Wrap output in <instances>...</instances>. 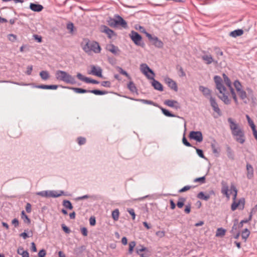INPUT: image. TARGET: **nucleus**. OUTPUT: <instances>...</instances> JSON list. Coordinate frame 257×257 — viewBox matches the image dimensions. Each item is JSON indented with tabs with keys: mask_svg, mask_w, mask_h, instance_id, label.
<instances>
[{
	"mask_svg": "<svg viewBox=\"0 0 257 257\" xmlns=\"http://www.w3.org/2000/svg\"><path fill=\"white\" fill-rule=\"evenodd\" d=\"M227 120L230 124V128L235 141L241 144H243L245 140L243 131L231 118H228Z\"/></svg>",
	"mask_w": 257,
	"mask_h": 257,
	"instance_id": "obj_1",
	"label": "nucleus"
},
{
	"mask_svg": "<svg viewBox=\"0 0 257 257\" xmlns=\"http://www.w3.org/2000/svg\"><path fill=\"white\" fill-rule=\"evenodd\" d=\"M81 46L83 51L88 54H90L92 52L98 53L101 51V48L97 42L91 41L88 39H84Z\"/></svg>",
	"mask_w": 257,
	"mask_h": 257,
	"instance_id": "obj_2",
	"label": "nucleus"
},
{
	"mask_svg": "<svg viewBox=\"0 0 257 257\" xmlns=\"http://www.w3.org/2000/svg\"><path fill=\"white\" fill-rule=\"evenodd\" d=\"M55 76L57 80L66 83L74 84L76 83L75 78L64 71L57 70Z\"/></svg>",
	"mask_w": 257,
	"mask_h": 257,
	"instance_id": "obj_3",
	"label": "nucleus"
},
{
	"mask_svg": "<svg viewBox=\"0 0 257 257\" xmlns=\"http://www.w3.org/2000/svg\"><path fill=\"white\" fill-rule=\"evenodd\" d=\"M116 19L112 18L111 17L108 18L107 22L108 25L111 27H117L120 26L122 28L126 29L127 28V24L126 22L119 15H115Z\"/></svg>",
	"mask_w": 257,
	"mask_h": 257,
	"instance_id": "obj_4",
	"label": "nucleus"
},
{
	"mask_svg": "<svg viewBox=\"0 0 257 257\" xmlns=\"http://www.w3.org/2000/svg\"><path fill=\"white\" fill-rule=\"evenodd\" d=\"M140 70L149 79H153L155 77V74L153 71L145 63L141 64Z\"/></svg>",
	"mask_w": 257,
	"mask_h": 257,
	"instance_id": "obj_5",
	"label": "nucleus"
},
{
	"mask_svg": "<svg viewBox=\"0 0 257 257\" xmlns=\"http://www.w3.org/2000/svg\"><path fill=\"white\" fill-rule=\"evenodd\" d=\"M147 37L156 47L158 48H162L163 47L164 44L163 42L159 39L158 37L156 36L153 37L149 33L147 34Z\"/></svg>",
	"mask_w": 257,
	"mask_h": 257,
	"instance_id": "obj_6",
	"label": "nucleus"
},
{
	"mask_svg": "<svg viewBox=\"0 0 257 257\" xmlns=\"http://www.w3.org/2000/svg\"><path fill=\"white\" fill-rule=\"evenodd\" d=\"M214 80L216 84V88L219 90L220 93L223 92V91H226V89L222 84V80L219 76H215Z\"/></svg>",
	"mask_w": 257,
	"mask_h": 257,
	"instance_id": "obj_7",
	"label": "nucleus"
},
{
	"mask_svg": "<svg viewBox=\"0 0 257 257\" xmlns=\"http://www.w3.org/2000/svg\"><path fill=\"white\" fill-rule=\"evenodd\" d=\"M130 37L134 43L138 45L141 46L142 38L141 36L137 32L132 31L130 34Z\"/></svg>",
	"mask_w": 257,
	"mask_h": 257,
	"instance_id": "obj_8",
	"label": "nucleus"
},
{
	"mask_svg": "<svg viewBox=\"0 0 257 257\" xmlns=\"http://www.w3.org/2000/svg\"><path fill=\"white\" fill-rule=\"evenodd\" d=\"M189 137L191 139L194 140L199 143L203 141L202 134L200 131L191 132L189 134Z\"/></svg>",
	"mask_w": 257,
	"mask_h": 257,
	"instance_id": "obj_9",
	"label": "nucleus"
},
{
	"mask_svg": "<svg viewBox=\"0 0 257 257\" xmlns=\"http://www.w3.org/2000/svg\"><path fill=\"white\" fill-rule=\"evenodd\" d=\"M201 58L207 65H209L213 62L215 64L218 63V61L214 60L212 56L210 54L205 53L202 56Z\"/></svg>",
	"mask_w": 257,
	"mask_h": 257,
	"instance_id": "obj_10",
	"label": "nucleus"
},
{
	"mask_svg": "<svg viewBox=\"0 0 257 257\" xmlns=\"http://www.w3.org/2000/svg\"><path fill=\"white\" fill-rule=\"evenodd\" d=\"M91 70L88 73L89 74H92L99 77H102V69L99 66H95L94 65L91 66Z\"/></svg>",
	"mask_w": 257,
	"mask_h": 257,
	"instance_id": "obj_11",
	"label": "nucleus"
},
{
	"mask_svg": "<svg viewBox=\"0 0 257 257\" xmlns=\"http://www.w3.org/2000/svg\"><path fill=\"white\" fill-rule=\"evenodd\" d=\"M100 31L102 33H105L108 38L111 39L113 36H115V34L113 31L110 29L108 27L105 25H102L100 27Z\"/></svg>",
	"mask_w": 257,
	"mask_h": 257,
	"instance_id": "obj_12",
	"label": "nucleus"
},
{
	"mask_svg": "<svg viewBox=\"0 0 257 257\" xmlns=\"http://www.w3.org/2000/svg\"><path fill=\"white\" fill-rule=\"evenodd\" d=\"M164 104L169 107L174 108L176 109H178L180 108V106L178 102L176 100L167 99L164 101Z\"/></svg>",
	"mask_w": 257,
	"mask_h": 257,
	"instance_id": "obj_13",
	"label": "nucleus"
},
{
	"mask_svg": "<svg viewBox=\"0 0 257 257\" xmlns=\"http://www.w3.org/2000/svg\"><path fill=\"white\" fill-rule=\"evenodd\" d=\"M106 49L107 51L110 52L115 55H118L120 52V50L118 47L115 46L112 44L107 45L106 46Z\"/></svg>",
	"mask_w": 257,
	"mask_h": 257,
	"instance_id": "obj_14",
	"label": "nucleus"
},
{
	"mask_svg": "<svg viewBox=\"0 0 257 257\" xmlns=\"http://www.w3.org/2000/svg\"><path fill=\"white\" fill-rule=\"evenodd\" d=\"M165 81L166 83H167L168 86L174 90L175 91H178V87L176 83L171 78L169 77H167L165 78Z\"/></svg>",
	"mask_w": 257,
	"mask_h": 257,
	"instance_id": "obj_15",
	"label": "nucleus"
},
{
	"mask_svg": "<svg viewBox=\"0 0 257 257\" xmlns=\"http://www.w3.org/2000/svg\"><path fill=\"white\" fill-rule=\"evenodd\" d=\"M151 79L152 80V85L155 89L161 91L163 90V87L161 83H160L158 81L155 80L154 79V77H153V79Z\"/></svg>",
	"mask_w": 257,
	"mask_h": 257,
	"instance_id": "obj_16",
	"label": "nucleus"
},
{
	"mask_svg": "<svg viewBox=\"0 0 257 257\" xmlns=\"http://www.w3.org/2000/svg\"><path fill=\"white\" fill-rule=\"evenodd\" d=\"M246 170H247V174H246L247 178L248 179H252L253 177V173H254V171H253L252 166L249 164H246Z\"/></svg>",
	"mask_w": 257,
	"mask_h": 257,
	"instance_id": "obj_17",
	"label": "nucleus"
},
{
	"mask_svg": "<svg viewBox=\"0 0 257 257\" xmlns=\"http://www.w3.org/2000/svg\"><path fill=\"white\" fill-rule=\"evenodd\" d=\"M221 193L225 195L226 197L229 198V194L228 193V187L227 186V183L225 182L222 181L221 182Z\"/></svg>",
	"mask_w": 257,
	"mask_h": 257,
	"instance_id": "obj_18",
	"label": "nucleus"
},
{
	"mask_svg": "<svg viewBox=\"0 0 257 257\" xmlns=\"http://www.w3.org/2000/svg\"><path fill=\"white\" fill-rule=\"evenodd\" d=\"M226 91H223V92L220 93L222 95L219 96V98L222 100L224 103L226 104H229L230 103V100L228 98L227 93L226 92Z\"/></svg>",
	"mask_w": 257,
	"mask_h": 257,
	"instance_id": "obj_19",
	"label": "nucleus"
},
{
	"mask_svg": "<svg viewBox=\"0 0 257 257\" xmlns=\"http://www.w3.org/2000/svg\"><path fill=\"white\" fill-rule=\"evenodd\" d=\"M30 8L31 10L34 12H39L43 10V7L39 4L31 3L30 5Z\"/></svg>",
	"mask_w": 257,
	"mask_h": 257,
	"instance_id": "obj_20",
	"label": "nucleus"
},
{
	"mask_svg": "<svg viewBox=\"0 0 257 257\" xmlns=\"http://www.w3.org/2000/svg\"><path fill=\"white\" fill-rule=\"evenodd\" d=\"M131 99L133 100L141 102L146 104H150V105L155 106L156 107H159V105L157 103L154 102V101H153L152 100H146V99H134V98H131Z\"/></svg>",
	"mask_w": 257,
	"mask_h": 257,
	"instance_id": "obj_21",
	"label": "nucleus"
},
{
	"mask_svg": "<svg viewBox=\"0 0 257 257\" xmlns=\"http://www.w3.org/2000/svg\"><path fill=\"white\" fill-rule=\"evenodd\" d=\"M58 85H39L36 86V88L44 89H56L58 88Z\"/></svg>",
	"mask_w": 257,
	"mask_h": 257,
	"instance_id": "obj_22",
	"label": "nucleus"
},
{
	"mask_svg": "<svg viewBox=\"0 0 257 257\" xmlns=\"http://www.w3.org/2000/svg\"><path fill=\"white\" fill-rule=\"evenodd\" d=\"M64 195L63 191H60L59 192L56 191H49V197L56 198Z\"/></svg>",
	"mask_w": 257,
	"mask_h": 257,
	"instance_id": "obj_23",
	"label": "nucleus"
},
{
	"mask_svg": "<svg viewBox=\"0 0 257 257\" xmlns=\"http://www.w3.org/2000/svg\"><path fill=\"white\" fill-rule=\"evenodd\" d=\"M226 149L227 156L228 158L231 160H233L234 159V155L233 151L228 145H226Z\"/></svg>",
	"mask_w": 257,
	"mask_h": 257,
	"instance_id": "obj_24",
	"label": "nucleus"
},
{
	"mask_svg": "<svg viewBox=\"0 0 257 257\" xmlns=\"http://www.w3.org/2000/svg\"><path fill=\"white\" fill-rule=\"evenodd\" d=\"M199 90L203 93V95L205 97H207L210 95L211 91L210 89L207 87L203 86H200L199 87Z\"/></svg>",
	"mask_w": 257,
	"mask_h": 257,
	"instance_id": "obj_25",
	"label": "nucleus"
},
{
	"mask_svg": "<svg viewBox=\"0 0 257 257\" xmlns=\"http://www.w3.org/2000/svg\"><path fill=\"white\" fill-rule=\"evenodd\" d=\"M65 88H67L73 90L75 92L77 93H89V90H86L84 89H82L81 88H76V87H65Z\"/></svg>",
	"mask_w": 257,
	"mask_h": 257,
	"instance_id": "obj_26",
	"label": "nucleus"
},
{
	"mask_svg": "<svg viewBox=\"0 0 257 257\" xmlns=\"http://www.w3.org/2000/svg\"><path fill=\"white\" fill-rule=\"evenodd\" d=\"M243 33V31L241 29H238L234 30L233 31H232L230 32L229 35L232 37L235 38L237 36H240L242 35Z\"/></svg>",
	"mask_w": 257,
	"mask_h": 257,
	"instance_id": "obj_27",
	"label": "nucleus"
},
{
	"mask_svg": "<svg viewBox=\"0 0 257 257\" xmlns=\"http://www.w3.org/2000/svg\"><path fill=\"white\" fill-rule=\"evenodd\" d=\"M117 70L119 72V73L123 75H124L125 77L127 78L129 80H131L132 78L130 75L127 73L126 71L124 70L121 67L117 66L116 67Z\"/></svg>",
	"mask_w": 257,
	"mask_h": 257,
	"instance_id": "obj_28",
	"label": "nucleus"
},
{
	"mask_svg": "<svg viewBox=\"0 0 257 257\" xmlns=\"http://www.w3.org/2000/svg\"><path fill=\"white\" fill-rule=\"evenodd\" d=\"M158 107L162 110V112L165 115L168 117H176L175 114L171 113L169 110L163 108L162 106L159 105Z\"/></svg>",
	"mask_w": 257,
	"mask_h": 257,
	"instance_id": "obj_29",
	"label": "nucleus"
},
{
	"mask_svg": "<svg viewBox=\"0 0 257 257\" xmlns=\"http://www.w3.org/2000/svg\"><path fill=\"white\" fill-rule=\"evenodd\" d=\"M128 89L132 92H136L137 91V88L133 81H130L127 84Z\"/></svg>",
	"mask_w": 257,
	"mask_h": 257,
	"instance_id": "obj_30",
	"label": "nucleus"
},
{
	"mask_svg": "<svg viewBox=\"0 0 257 257\" xmlns=\"http://www.w3.org/2000/svg\"><path fill=\"white\" fill-rule=\"evenodd\" d=\"M223 77L224 83L229 87L230 90L231 91V89L233 88L231 86V81H230L229 78L225 74H223Z\"/></svg>",
	"mask_w": 257,
	"mask_h": 257,
	"instance_id": "obj_31",
	"label": "nucleus"
},
{
	"mask_svg": "<svg viewBox=\"0 0 257 257\" xmlns=\"http://www.w3.org/2000/svg\"><path fill=\"white\" fill-rule=\"evenodd\" d=\"M211 147L213 154H215L216 157H218L219 154V149L217 147L215 144L212 143Z\"/></svg>",
	"mask_w": 257,
	"mask_h": 257,
	"instance_id": "obj_32",
	"label": "nucleus"
},
{
	"mask_svg": "<svg viewBox=\"0 0 257 257\" xmlns=\"http://www.w3.org/2000/svg\"><path fill=\"white\" fill-rule=\"evenodd\" d=\"M21 217L23 219L25 223L30 224L31 223V220L28 216L26 214L25 211L23 210L21 212Z\"/></svg>",
	"mask_w": 257,
	"mask_h": 257,
	"instance_id": "obj_33",
	"label": "nucleus"
},
{
	"mask_svg": "<svg viewBox=\"0 0 257 257\" xmlns=\"http://www.w3.org/2000/svg\"><path fill=\"white\" fill-rule=\"evenodd\" d=\"M197 197L200 199L207 201L210 198V196L209 195H205L203 192H200L198 194Z\"/></svg>",
	"mask_w": 257,
	"mask_h": 257,
	"instance_id": "obj_34",
	"label": "nucleus"
},
{
	"mask_svg": "<svg viewBox=\"0 0 257 257\" xmlns=\"http://www.w3.org/2000/svg\"><path fill=\"white\" fill-rule=\"evenodd\" d=\"M40 75L41 78L45 80H47L50 77L49 74L47 71H42L40 73Z\"/></svg>",
	"mask_w": 257,
	"mask_h": 257,
	"instance_id": "obj_35",
	"label": "nucleus"
},
{
	"mask_svg": "<svg viewBox=\"0 0 257 257\" xmlns=\"http://www.w3.org/2000/svg\"><path fill=\"white\" fill-rule=\"evenodd\" d=\"M89 93H93L95 95H104L107 93V92L106 91H101L100 90H89Z\"/></svg>",
	"mask_w": 257,
	"mask_h": 257,
	"instance_id": "obj_36",
	"label": "nucleus"
},
{
	"mask_svg": "<svg viewBox=\"0 0 257 257\" xmlns=\"http://www.w3.org/2000/svg\"><path fill=\"white\" fill-rule=\"evenodd\" d=\"M119 214V210L117 209H115L112 212L111 215L114 220L117 221L118 219Z\"/></svg>",
	"mask_w": 257,
	"mask_h": 257,
	"instance_id": "obj_37",
	"label": "nucleus"
},
{
	"mask_svg": "<svg viewBox=\"0 0 257 257\" xmlns=\"http://www.w3.org/2000/svg\"><path fill=\"white\" fill-rule=\"evenodd\" d=\"M239 97L243 100H244L247 97L246 93L245 91L243 90L242 89L240 90V91H238L237 92Z\"/></svg>",
	"mask_w": 257,
	"mask_h": 257,
	"instance_id": "obj_38",
	"label": "nucleus"
},
{
	"mask_svg": "<svg viewBox=\"0 0 257 257\" xmlns=\"http://www.w3.org/2000/svg\"><path fill=\"white\" fill-rule=\"evenodd\" d=\"M250 234L249 231L248 230V229L245 228L244 229L241 233V236L243 239H244L245 240L247 239V238L248 237L249 235Z\"/></svg>",
	"mask_w": 257,
	"mask_h": 257,
	"instance_id": "obj_39",
	"label": "nucleus"
},
{
	"mask_svg": "<svg viewBox=\"0 0 257 257\" xmlns=\"http://www.w3.org/2000/svg\"><path fill=\"white\" fill-rule=\"evenodd\" d=\"M63 205L66 208L71 210L73 208L71 203L69 200H65L63 202Z\"/></svg>",
	"mask_w": 257,
	"mask_h": 257,
	"instance_id": "obj_40",
	"label": "nucleus"
},
{
	"mask_svg": "<svg viewBox=\"0 0 257 257\" xmlns=\"http://www.w3.org/2000/svg\"><path fill=\"white\" fill-rule=\"evenodd\" d=\"M214 51H215V54L216 55V57L217 58V59L219 60L220 59V57L223 56V53L220 50V49L218 48V47H215L214 48Z\"/></svg>",
	"mask_w": 257,
	"mask_h": 257,
	"instance_id": "obj_41",
	"label": "nucleus"
},
{
	"mask_svg": "<svg viewBox=\"0 0 257 257\" xmlns=\"http://www.w3.org/2000/svg\"><path fill=\"white\" fill-rule=\"evenodd\" d=\"M143 252H149L148 249L143 246H141V248H139L138 247L136 248V252L137 254L143 253Z\"/></svg>",
	"mask_w": 257,
	"mask_h": 257,
	"instance_id": "obj_42",
	"label": "nucleus"
},
{
	"mask_svg": "<svg viewBox=\"0 0 257 257\" xmlns=\"http://www.w3.org/2000/svg\"><path fill=\"white\" fill-rule=\"evenodd\" d=\"M225 230L222 228H219L217 229L216 236H222L225 235Z\"/></svg>",
	"mask_w": 257,
	"mask_h": 257,
	"instance_id": "obj_43",
	"label": "nucleus"
},
{
	"mask_svg": "<svg viewBox=\"0 0 257 257\" xmlns=\"http://www.w3.org/2000/svg\"><path fill=\"white\" fill-rule=\"evenodd\" d=\"M185 200L186 199L184 198H180L177 203V206L179 208H181L184 206Z\"/></svg>",
	"mask_w": 257,
	"mask_h": 257,
	"instance_id": "obj_44",
	"label": "nucleus"
},
{
	"mask_svg": "<svg viewBox=\"0 0 257 257\" xmlns=\"http://www.w3.org/2000/svg\"><path fill=\"white\" fill-rule=\"evenodd\" d=\"M233 84H234V86L237 92L238 91H240V90L242 89H241V85L238 80H235Z\"/></svg>",
	"mask_w": 257,
	"mask_h": 257,
	"instance_id": "obj_45",
	"label": "nucleus"
},
{
	"mask_svg": "<svg viewBox=\"0 0 257 257\" xmlns=\"http://www.w3.org/2000/svg\"><path fill=\"white\" fill-rule=\"evenodd\" d=\"M230 188H231V190L234 192L233 199V200H235L236 199V197L237 196V190L233 184H231Z\"/></svg>",
	"mask_w": 257,
	"mask_h": 257,
	"instance_id": "obj_46",
	"label": "nucleus"
},
{
	"mask_svg": "<svg viewBox=\"0 0 257 257\" xmlns=\"http://www.w3.org/2000/svg\"><path fill=\"white\" fill-rule=\"evenodd\" d=\"M246 117L248 123L249 125H250V126L251 127V128H252L255 127V125L254 124L253 121L251 120V119L250 118L249 115L246 114Z\"/></svg>",
	"mask_w": 257,
	"mask_h": 257,
	"instance_id": "obj_47",
	"label": "nucleus"
},
{
	"mask_svg": "<svg viewBox=\"0 0 257 257\" xmlns=\"http://www.w3.org/2000/svg\"><path fill=\"white\" fill-rule=\"evenodd\" d=\"M49 191H43L38 192L37 195L41 196L42 197H49Z\"/></svg>",
	"mask_w": 257,
	"mask_h": 257,
	"instance_id": "obj_48",
	"label": "nucleus"
},
{
	"mask_svg": "<svg viewBox=\"0 0 257 257\" xmlns=\"http://www.w3.org/2000/svg\"><path fill=\"white\" fill-rule=\"evenodd\" d=\"M237 232H240L239 229L238 228L236 224L233 223V225L232 227L231 230V233L232 234L237 233Z\"/></svg>",
	"mask_w": 257,
	"mask_h": 257,
	"instance_id": "obj_49",
	"label": "nucleus"
},
{
	"mask_svg": "<svg viewBox=\"0 0 257 257\" xmlns=\"http://www.w3.org/2000/svg\"><path fill=\"white\" fill-rule=\"evenodd\" d=\"M210 105L212 108H213L214 107H216L218 105V104L216 102L215 99L212 97H210Z\"/></svg>",
	"mask_w": 257,
	"mask_h": 257,
	"instance_id": "obj_50",
	"label": "nucleus"
},
{
	"mask_svg": "<svg viewBox=\"0 0 257 257\" xmlns=\"http://www.w3.org/2000/svg\"><path fill=\"white\" fill-rule=\"evenodd\" d=\"M194 182H199L200 184H203L205 182V177L203 176L202 177L197 178L194 180Z\"/></svg>",
	"mask_w": 257,
	"mask_h": 257,
	"instance_id": "obj_51",
	"label": "nucleus"
},
{
	"mask_svg": "<svg viewBox=\"0 0 257 257\" xmlns=\"http://www.w3.org/2000/svg\"><path fill=\"white\" fill-rule=\"evenodd\" d=\"M194 148L196 149V153L197 154V155L201 158H203V159H205V157L204 155V154H203V151L201 149H197L196 148V147H194Z\"/></svg>",
	"mask_w": 257,
	"mask_h": 257,
	"instance_id": "obj_52",
	"label": "nucleus"
},
{
	"mask_svg": "<svg viewBox=\"0 0 257 257\" xmlns=\"http://www.w3.org/2000/svg\"><path fill=\"white\" fill-rule=\"evenodd\" d=\"M135 245H136V242L135 241H131L129 243L128 252H129L130 253H132V252L133 251V249H134V248L135 246Z\"/></svg>",
	"mask_w": 257,
	"mask_h": 257,
	"instance_id": "obj_53",
	"label": "nucleus"
},
{
	"mask_svg": "<svg viewBox=\"0 0 257 257\" xmlns=\"http://www.w3.org/2000/svg\"><path fill=\"white\" fill-rule=\"evenodd\" d=\"M230 92L231 93L232 98H233L234 102H235L236 104H238V101H237V97H236V94H235L233 88L231 89Z\"/></svg>",
	"mask_w": 257,
	"mask_h": 257,
	"instance_id": "obj_54",
	"label": "nucleus"
},
{
	"mask_svg": "<svg viewBox=\"0 0 257 257\" xmlns=\"http://www.w3.org/2000/svg\"><path fill=\"white\" fill-rule=\"evenodd\" d=\"M78 143L79 145H84L86 143V139L83 137H78L77 138Z\"/></svg>",
	"mask_w": 257,
	"mask_h": 257,
	"instance_id": "obj_55",
	"label": "nucleus"
},
{
	"mask_svg": "<svg viewBox=\"0 0 257 257\" xmlns=\"http://www.w3.org/2000/svg\"><path fill=\"white\" fill-rule=\"evenodd\" d=\"M85 79H86V83H87L98 84L99 83V81H98L96 80L91 79L88 77H87Z\"/></svg>",
	"mask_w": 257,
	"mask_h": 257,
	"instance_id": "obj_56",
	"label": "nucleus"
},
{
	"mask_svg": "<svg viewBox=\"0 0 257 257\" xmlns=\"http://www.w3.org/2000/svg\"><path fill=\"white\" fill-rule=\"evenodd\" d=\"M182 143L184 145H185L187 147H192V145L189 142H188L184 135L182 139Z\"/></svg>",
	"mask_w": 257,
	"mask_h": 257,
	"instance_id": "obj_57",
	"label": "nucleus"
},
{
	"mask_svg": "<svg viewBox=\"0 0 257 257\" xmlns=\"http://www.w3.org/2000/svg\"><path fill=\"white\" fill-rule=\"evenodd\" d=\"M241 202V201L240 200L238 203H236L234 202L231 206V210L232 211H234L236 209L237 207L239 205L240 203Z\"/></svg>",
	"mask_w": 257,
	"mask_h": 257,
	"instance_id": "obj_58",
	"label": "nucleus"
},
{
	"mask_svg": "<svg viewBox=\"0 0 257 257\" xmlns=\"http://www.w3.org/2000/svg\"><path fill=\"white\" fill-rule=\"evenodd\" d=\"M76 76H77V77L78 78V79L86 82V79H85L87 78V77L83 76L80 73H78Z\"/></svg>",
	"mask_w": 257,
	"mask_h": 257,
	"instance_id": "obj_59",
	"label": "nucleus"
},
{
	"mask_svg": "<svg viewBox=\"0 0 257 257\" xmlns=\"http://www.w3.org/2000/svg\"><path fill=\"white\" fill-rule=\"evenodd\" d=\"M61 226H62V228L63 231L65 233H69L71 232L70 229L67 226H66L64 224H62Z\"/></svg>",
	"mask_w": 257,
	"mask_h": 257,
	"instance_id": "obj_60",
	"label": "nucleus"
},
{
	"mask_svg": "<svg viewBox=\"0 0 257 257\" xmlns=\"http://www.w3.org/2000/svg\"><path fill=\"white\" fill-rule=\"evenodd\" d=\"M101 85L103 87H110L111 86V83L108 81H104L101 82Z\"/></svg>",
	"mask_w": 257,
	"mask_h": 257,
	"instance_id": "obj_61",
	"label": "nucleus"
},
{
	"mask_svg": "<svg viewBox=\"0 0 257 257\" xmlns=\"http://www.w3.org/2000/svg\"><path fill=\"white\" fill-rule=\"evenodd\" d=\"M9 40L12 42H14L16 40L17 36L14 34H9L8 35Z\"/></svg>",
	"mask_w": 257,
	"mask_h": 257,
	"instance_id": "obj_62",
	"label": "nucleus"
},
{
	"mask_svg": "<svg viewBox=\"0 0 257 257\" xmlns=\"http://www.w3.org/2000/svg\"><path fill=\"white\" fill-rule=\"evenodd\" d=\"M191 188V186H188H188H185L184 187H183L182 189H181L179 191V193H182V192H184L187 191L189 190Z\"/></svg>",
	"mask_w": 257,
	"mask_h": 257,
	"instance_id": "obj_63",
	"label": "nucleus"
},
{
	"mask_svg": "<svg viewBox=\"0 0 257 257\" xmlns=\"http://www.w3.org/2000/svg\"><path fill=\"white\" fill-rule=\"evenodd\" d=\"M46 254V250L44 249H41L38 253V256L39 257H44Z\"/></svg>",
	"mask_w": 257,
	"mask_h": 257,
	"instance_id": "obj_64",
	"label": "nucleus"
}]
</instances>
